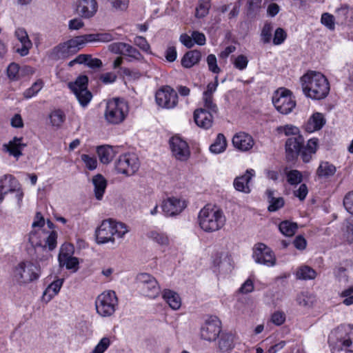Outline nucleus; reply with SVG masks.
<instances>
[{"instance_id": "nucleus-4", "label": "nucleus", "mask_w": 353, "mask_h": 353, "mask_svg": "<svg viewBox=\"0 0 353 353\" xmlns=\"http://www.w3.org/2000/svg\"><path fill=\"white\" fill-rule=\"evenodd\" d=\"M129 232L128 225L112 219L103 220L95 232L97 242L104 244L114 243V236L123 238Z\"/></svg>"}, {"instance_id": "nucleus-19", "label": "nucleus", "mask_w": 353, "mask_h": 353, "mask_svg": "<svg viewBox=\"0 0 353 353\" xmlns=\"http://www.w3.org/2000/svg\"><path fill=\"white\" fill-rule=\"evenodd\" d=\"M18 186L19 183L12 175L5 174L1 176L0 178V203L8 193L17 190Z\"/></svg>"}, {"instance_id": "nucleus-8", "label": "nucleus", "mask_w": 353, "mask_h": 353, "mask_svg": "<svg viewBox=\"0 0 353 353\" xmlns=\"http://www.w3.org/2000/svg\"><path fill=\"white\" fill-rule=\"evenodd\" d=\"M88 77L81 75L74 81L68 83V88L74 94L82 107L87 106L92 98V93L88 90Z\"/></svg>"}, {"instance_id": "nucleus-29", "label": "nucleus", "mask_w": 353, "mask_h": 353, "mask_svg": "<svg viewBox=\"0 0 353 353\" xmlns=\"http://www.w3.org/2000/svg\"><path fill=\"white\" fill-rule=\"evenodd\" d=\"M118 148L110 145H101L97 147V152L100 161L103 164L109 163L115 156Z\"/></svg>"}, {"instance_id": "nucleus-1", "label": "nucleus", "mask_w": 353, "mask_h": 353, "mask_svg": "<svg viewBox=\"0 0 353 353\" xmlns=\"http://www.w3.org/2000/svg\"><path fill=\"white\" fill-rule=\"evenodd\" d=\"M303 94L308 98L321 100L330 92V84L326 77L316 71H308L300 79Z\"/></svg>"}, {"instance_id": "nucleus-39", "label": "nucleus", "mask_w": 353, "mask_h": 353, "mask_svg": "<svg viewBox=\"0 0 353 353\" xmlns=\"http://www.w3.org/2000/svg\"><path fill=\"white\" fill-rule=\"evenodd\" d=\"M227 147V141L225 136L219 133L214 143L210 146V150L214 154H220L223 152Z\"/></svg>"}, {"instance_id": "nucleus-2", "label": "nucleus", "mask_w": 353, "mask_h": 353, "mask_svg": "<svg viewBox=\"0 0 353 353\" xmlns=\"http://www.w3.org/2000/svg\"><path fill=\"white\" fill-rule=\"evenodd\" d=\"M332 353H353V325H341L329 336Z\"/></svg>"}, {"instance_id": "nucleus-35", "label": "nucleus", "mask_w": 353, "mask_h": 353, "mask_svg": "<svg viewBox=\"0 0 353 353\" xmlns=\"http://www.w3.org/2000/svg\"><path fill=\"white\" fill-rule=\"evenodd\" d=\"M63 281V279H58L50 283L43 293V299H46V301L51 300L52 297L59 293Z\"/></svg>"}, {"instance_id": "nucleus-38", "label": "nucleus", "mask_w": 353, "mask_h": 353, "mask_svg": "<svg viewBox=\"0 0 353 353\" xmlns=\"http://www.w3.org/2000/svg\"><path fill=\"white\" fill-rule=\"evenodd\" d=\"M336 172V167L327 161H323L320 163L316 174L321 178H328L333 176Z\"/></svg>"}, {"instance_id": "nucleus-3", "label": "nucleus", "mask_w": 353, "mask_h": 353, "mask_svg": "<svg viewBox=\"0 0 353 353\" xmlns=\"http://www.w3.org/2000/svg\"><path fill=\"white\" fill-rule=\"evenodd\" d=\"M199 224L206 232H213L221 229L226 221L222 210L215 205H206L198 215Z\"/></svg>"}, {"instance_id": "nucleus-40", "label": "nucleus", "mask_w": 353, "mask_h": 353, "mask_svg": "<svg viewBox=\"0 0 353 353\" xmlns=\"http://www.w3.org/2000/svg\"><path fill=\"white\" fill-rule=\"evenodd\" d=\"M279 231L286 236H292L298 229L297 223L290 221H283L279 225Z\"/></svg>"}, {"instance_id": "nucleus-48", "label": "nucleus", "mask_w": 353, "mask_h": 353, "mask_svg": "<svg viewBox=\"0 0 353 353\" xmlns=\"http://www.w3.org/2000/svg\"><path fill=\"white\" fill-rule=\"evenodd\" d=\"M82 39L80 36L75 37L74 38L68 40L65 42L68 48L70 50V52L74 54L77 52L80 49H81L83 46L82 43Z\"/></svg>"}, {"instance_id": "nucleus-37", "label": "nucleus", "mask_w": 353, "mask_h": 353, "mask_svg": "<svg viewBox=\"0 0 353 353\" xmlns=\"http://www.w3.org/2000/svg\"><path fill=\"white\" fill-rule=\"evenodd\" d=\"M296 277L300 280H312L316 276V272L308 265L299 267L296 272Z\"/></svg>"}, {"instance_id": "nucleus-22", "label": "nucleus", "mask_w": 353, "mask_h": 353, "mask_svg": "<svg viewBox=\"0 0 353 353\" xmlns=\"http://www.w3.org/2000/svg\"><path fill=\"white\" fill-rule=\"evenodd\" d=\"M254 143L252 136L245 132L236 133L232 138V144L234 148L243 152L252 148Z\"/></svg>"}, {"instance_id": "nucleus-33", "label": "nucleus", "mask_w": 353, "mask_h": 353, "mask_svg": "<svg viewBox=\"0 0 353 353\" xmlns=\"http://www.w3.org/2000/svg\"><path fill=\"white\" fill-rule=\"evenodd\" d=\"M201 54L199 50H191L186 52L181 59V65L190 68L196 64L201 59Z\"/></svg>"}, {"instance_id": "nucleus-43", "label": "nucleus", "mask_w": 353, "mask_h": 353, "mask_svg": "<svg viewBox=\"0 0 353 353\" xmlns=\"http://www.w3.org/2000/svg\"><path fill=\"white\" fill-rule=\"evenodd\" d=\"M287 181L292 185H297L302 181L303 176L301 172L296 170H285Z\"/></svg>"}, {"instance_id": "nucleus-45", "label": "nucleus", "mask_w": 353, "mask_h": 353, "mask_svg": "<svg viewBox=\"0 0 353 353\" xmlns=\"http://www.w3.org/2000/svg\"><path fill=\"white\" fill-rule=\"evenodd\" d=\"M350 12L349 7L347 5L342 6L336 9V23L339 24H344L346 23Z\"/></svg>"}, {"instance_id": "nucleus-13", "label": "nucleus", "mask_w": 353, "mask_h": 353, "mask_svg": "<svg viewBox=\"0 0 353 353\" xmlns=\"http://www.w3.org/2000/svg\"><path fill=\"white\" fill-rule=\"evenodd\" d=\"M170 148L172 156L179 161H186L190 157L188 143L179 136L172 137L170 141Z\"/></svg>"}, {"instance_id": "nucleus-49", "label": "nucleus", "mask_w": 353, "mask_h": 353, "mask_svg": "<svg viewBox=\"0 0 353 353\" xmlns=\"http://www.w3.org/2000/svg\"><path fill=\"white\" fill-rule=\"evenodd\" d=\"M273 26L270 23H265L261 30V37L264 43L270 42L272 37Z\"/></svg>"}, {"instance_id": "nucleus-55", "label": "nucleus", "mask_w": 353, "mask_h": 353, "mask_svg": "<svg viewBox=\"0 0 353 353\" xmlns=\"http://www.w3.org/2000/svg\"><path fill=\"white\" fill-rule=\"evenodd\" d=\"M28 242L31 246L34 248L42 247V243L40 240L39 233L38 231L33 230L29 233Z\"/></svg>"}, {"instance_id": "nucleus-7", "label": "nucleus", "mask_w": 353, "mask_h": 353, "mask_svg": "<svg viewBox=\"0 0 353 353\" xmlns=\"http://www.w3.org/2000/svg\"><path fill=\"white\" fill-rule=\"evenodd\" d=\"M118 305V299L112 290L105 291L95 300V307L99 315L109 317L114 314Z\"/></svg>"}, {"instance_id": "nucleus-63", "label": "nucleus", "mask_w": 353, "mask_h": 353, "mask_svg": "<svg viewBox=\"0 0 353 353\" xmlns=\"http://www.w3.org/2000/svg\"><path fill=\"white\" fill-rule=\"evenodd\" d=\"M343 205L349 213L353 214V191L345 194L343 199Z\"/></svg>"}, {"instance_id": "nucleus-59", "label": "nucleus", "mask_w": 353, "mask_h": 353, "mask_svg": "<svg viewBox=\"0 0 353 353\" xmlns=\"http://www.w3.org/2000/svg\"><path fill=\"white\" fill-rule=\"evenodd\" d=\"M86 61L83 64L86 65L90 68L95 69L99 68L102 66V61L97 58H93L90 54H83Z\"/></svg>"}, {"instance_id": "nucleus-10", "label": "nucleus", "mask_w": 353, "mask_h": 353, "mask_svg": "<svg viewBox=\"0 0 353 353\" xmlns=\"http://www.w3.org/2000/svg\"><path fill=\"white\" fill-rule=\"evenodd\" d=\"M137 281L142 294L151 299L157 298L161 292V287L157 280L148 273H140Z\"/></svg>"}, {"instance_id": "nucleus-18", "label": "nucleus", "mask_w": 353, "mask_h": 353, "mask_svg": "<svg viewBox=\"0 0 353 353\" xmlns=\"http://www.w3.org/2000/svg\"><path fill=\"white\" fill-rule=\"evenodd\" d=\"M304 143L303 136L290 137L285 142V152L289 161L294 159L301 152Z\"/></svg>"}, {"instance_id": "nucleus-23", "label": "nucleus", "mask_w": 353, "mask_h": 353, "mask_svg": "<svg viewBox=\"0 0 353 353\" xmlns=\"http://www.w3.org/2000/svg\"><path fill=\"white\" fill-rule=\"evenodd\" d=\"M254 175L255 171L253 169L247 170L243 175L235 178L233 183L234 188L239 192L250 193L251 190L249 183Z\"/></svg>"}, {"instance_id": "nucleus-44", "label": "nucleus", "mask_w": 353, "mask_h": 353, "mask_svg": "<svg viewBox=\"0 0 353 353\" xmlns=\"http://www.w3.org/2000/svg\"><path fill=\"white\" fill-rule=\"evenodd\" d=\"M50 119L53 126L59 127L64 122L65 114L61 110H55L50 114Z\"/></svg>"}, {"instance_id": "nucleus-36", "label": "nucleus", "mask_w": 353, "mask_h": 353, "mask_svg": "<svg viewBox=\"0 0 353 353\" xmlns=\"http://www.w3.org/2000/svg\"><path fill=\"white\" fill-rule=\"evenodd\" d=\"M72 54H73L65 42L54 47L51 52L50 57L53 59L58 60L67 58Z\"/></svg>"}, {"instance_id": "nucleus-20", "label": "nucleus", "mask_w": 353, "mask_h": 353, "mask_svg": "<svg viewBox=\"0 0 353 353\" xmlns=\"http://www.w3.org/2000/svg\"><path fill=\"white\" fill-rule=\"evenodd\" d=\"M213 112L206 109L197 108L194 111L193 117L195 123L201 128L208 130L212 126Z\"/></svg>"}, {"instance_id": "nucleus-62", "label": "nucleus", "mask_w": 353, "mask_h": 353, "mask_svg": "<svg viewBox=\"0 0 353 353\" xmlns=\"http://www.w3.org/2000/svg\"><path fill=\"white\" fill-rule=\"evenodd\" d=\"M125 43L123 42H115L108 46V50L114 54L123 55L125 52Z\"/></svg>"}, {"instance_id": "nucleus-16", "label": "nucleus", "mask_w": 353, "mask_h": 353, "mask_svg": "<svg viewBox=\"0 0 353 353\" xmlns=\"http://www.w3.org/2000/svg\"><path fill=\"white\" fill-rule=\"evenodd\" d=\"M161 208L165 216H174L186 208V203L185 200L172 196L163 201Z\"/></svg>"}, {"instance_id": "nucleus-52", "label": "nucleus", "mask_w": 353, "mask_h": 353, "mask_svg": "<svg viewBox=\"0 0 353 353\" xmlns=\"http://www.w3.org/2000/svg\"><path fill=\"white\" fill-rule=\"evenodd\" d=\"M133 43L141 50L147 53H151L150 46L145 38L141 36H137L134 38Z\"/></svg>"}, {"instance_id": "nucleus-42", "label": "nucleus", "mask_w": 353, "mask_h": 353, "mask_svg": "<svg viewBox=\"0 0 353 353\" xmlns=\"http://www.w3.org/2000/svg\"><path fill=\"white\" fill-rule=\"evenodd\" d=\"M43 87V81L41 79L37 80L30 88L26 90L23 97L26 99H30L35 96Z\"/></svg>"}, {"instance_id": "nucleus-54", "label": "nucleus", "mask_w": 353, "mask_h": 353, "mask_svg": "<svg viewBox=\"0 0 353 353\" xmlns=\"http://www.w3.org/2000/svg\"><path fill=\"white\" fill-rule=\"evenodd\" d=\"M334 275L340 283H347L349 281L347 270L344 267H338L334 270Z\"/></svg>"}, {"instance_id": "nucleus-61", "label": "nucleus", "mask_w": 353, "mask_h": 353, "mask_svg": "<svg viewBox=\"0 0 353 353\" xmlns=\"http://www.w3.org/2000/svg\"><path fill=\"white\" fill-rule=\"evenodd\" d=\"M81 159L88 170H93L97 168V161L95 157L83 154L81 156Z\"/></svg>"}, {"instance_id": "nucleus-57", "label": "nucleus", "mask_w": 353, "mask_h": 353, "mask_svg": "<svg viewBox=\"0 0 353 353\" xmlns=\"http://www.w3.org/2000/svg\"><path fill=\"white\" fill-rule=\"evenodd\" d=\"M207 63L210 71L214 74H218L221 72L220 68L217 65L216 57L214 54H209L207 57Z\"/></svg>"}, {"instance_id": "nucleus-25", "label": "nucleus", "mask_w": 353, "mask_h": 353, "mask_svg": "<svg viewBox=\"0 0 353 353\" xmlns=\"http://www.w3.org/2000/svg\"><path fill=\"white\" fill-rule=\"evenodd\" d=\"M326 119L320 112L314 113L303 125L305 130L309 133L321 130L325 124Z\"/></svg>"}, {"instance_id": "nucleus-28", "label": "nucleus", "mask_w": 353, "mask_h": 353, "mask_svg": "<svg viewBox=\"0 0 353 353\" xmlns=\"http://www.w3.org/2000/svg\"><path fill=\"white\" fill-rule=\"evenodd\" d=\"M162 298L172 310H177L181 307V298L174 291L169 289L163 290L162 292Z\"/></svg>"}, {"instance_id": "nucleus-15", "label": "nucleus", "mask_w": 353, "mask_h": 353, "mask_svg": "<svg viewBox=\"0 0 353 353\" xmlns=\"http://www.w3.org/2000/svg\"><path fill=\"white\" fill-rule=\"evenodd\" d=\"M253 257L254 261L267 266H273L276 263V258L270 248L263 243H258L254 248Z\"/></svg>"}, {"instance_id": "nucleus-11", "label": "nucleus", "mask_w": 353, "mask_h": 353, "mask_svg": "<svg viewBox=\"0 0 353 353\" xmlns=\"http://www.w3.org/2000/svg\"><path fill=\"white\" fill-rule=\"evenodd\" d=\"M139 159L134 153L121 155L115 162L117 171L127 176L134 174L139 170Z\"/></svg>"}, {"instance_id": "nucleus-50", "label": "nucleus", "mask_w": 353, "mask_h": 353, "mask_svg": "<svg viewBox=\"0 0 353 353\" xmlns=\"http://www.w3.org/2000/svg\"><path fill=\"white\" fill-rule=\"evenodd\" d=\"M111 344L109 337H103L92 350V353H104Z\"/></svg>"}, {"instance_id": "nucleus-12", "label": "nucleus", "mask_w": 353, "mask_h": 353, "mask_svg": "<svg viewBox=\"0 0 353 353\" xmlns=\"http://www.w3.org/2000/svg\"><path fill=\"white\" fill-rule=\"evenodd\" d=\"M155 99L159 106L170 109L177 105L178 95L170 86H165L157 91Z\"/></svg>"}, {"instance_id": "nucleus-53", "label": "nucleus", "mask_w": 353, "mask_h": 353, "mask_svg": "<svg viewBox=\"0 0 353 353\" xmlns=\"http://www.w3.org/2000/svg\"><path fill=\"white\" fill-rule=\"evenodd\" d=\"M340 296L344 298L343 303L345 305H351L353 304V285L350 286L347 289L343 290L340 293Z\"/></svg>"}, {"instance_id": "nucleus-41", "label": "nucleus", "mask_w": 353, "mask_h": 353, "mask_svg": "<svg viewBox=\"0 0 353 353\" xmlns=\"http://www.w3.org/2000/svg\"><path fill=\"white\" fill-rule=\"evenodd\" d=\"M211 8V0H199L195 17L201 19L207 16Z\"/></svg>"}, {"instance_id": "nucleus-51", "label": "nucleus", "mask_w": 353, "mask_h": 353, "mask_svg": "<svg viewBox=\"0 0 353 353\" xmlns=\"http://www.w3.org/2000/svg\"><path fill=\"white\" fill-rule=\"evenodd\" d=\"M335 19L334 17L328 13H323L321 18V22L330 30H334L335 29Z\"/></svg>"}, {"instance_id": "nucleus-47", "label": "nucleus", "mask_w": 353, "mask_h": 353, "mask_svg": "<svg viewBox=\"0 0 353 353\" xmlns=\"http://www.w3.org/2000/svg\"><path fill=\"white\" fill-rule=\"evenodd\" d=\"M147 236L160 245H167L168 243V236L162 232L152 230L147 234Z\"/></svg>"}, {"instance_id": "nucleus-5", "label": "nucleus", "mask_w": 353, "mask_h": 353, "mask_svg": "<svg viewBox=\"0 0 353 353\" xmlns=\"http://www.w3.org/2000/svg\"><path fill=\"white\" fill-rule=\"evenodd\" d=\"M40 274V267L29 261L20 262L14 270V278L20 285L28 284L37 280Z\"/></svg>"}, {"instance_id": "nucleus-6", "label": "nucleus", "mask_w": 353, "mask_h": 353, "mask_svg": "<svg viewBox=\"0 0 353 353\" xmlns=\"http://www.w3.org/2000/svg\"><path fill=\"white\" fill-rule=\"evenodd\" d=\"M128 113V105L123 99H113L107 102L105 119L109 123L119 124Z\"/></svg>"}, {"instance_id": "nucleus-9", "label": "nucleus", "mask_w": 353, "mask_h": 353, "mask_svg": "<svg viewBox=\"0 0 353 353\" xmlns=\"http://www.w3.org/2000/svg\"><path fill=\"white\" fill-rule=\"evenodd\" d=\"M272 103L275 108L283 114L290 113L296 106V101L290 90L283 88L274 92Z\"/></svg>"}, {"instance_id": "nucleus-17", "label": "nucleus", "mask_w": 353, "mask_h": 353, "mask_svg": "<svg viewBox=\"0 0 353 353\" xmlns=\"http://www.w3.org/2000/svg\"><path fill=\"white\" fill-rule=\"evenodd\" d=\"M219 85L218 77H214V81L210 82L208 84L206 90L203 93V109L208 111L216 114L218 112V107L213 101V94L216 90Z\"/></svg>"}, {"instance_id": "nucleus-30", "label": "nucleus", "mask_w": 353, "mask_h": 353, "mask_svg": "<svg viewBox=\"0 0 353 353\" xmlns=\"http://www.w3.org/2000/svg\"><path fill=\"white\" fill-rule=\"evenodd\" d=\"M92 183L94 187V196L97 200L101 201L107 187V181L103 175L97 174L93 176Z\"/></svg>"}, {"instance_id": "nucleus-31", "label": "nucleus", "mask_w": 353, "mask_h": 353, "mask_svg": "<svg viewBox=\"0 0 353 353\" xmlns=\"http://www.w3.org/2000/svg\"><path fill=\"white\" fill-rule=\"evenodd\" d=\"M318 147V139H310L304 147L303 145L301 152H299L302 160L305 163H308L312 157V155L316 153Z\"/></svg>"}, {"instance_id": "nucleus-56", "label": "nucleus", "mask_w": 353, "mask_h": 353, "mask_svg": "<svg viewBox=\"0 0 353 353\" xmlns=\"http://www.w3.org/2000/svg\"><path fill=\"white\" fill-rule=\"evenodd\" d=\"M57 233L55 231H52L46 240L45 245H42L41 248L46 250L48 246L49 250H54L57 246Z\"/></svg>"}, {"instance_id": "nucleus-58", "label": "nucleus", "mask_w": 353, "mask_h": 353, "mask_svg": "<svg viewBox=\"0 0 353 353\" xmlns=\"http://www.w3.org/2000/svg\"><path fill=\"white\" fill-rule=\"evenodd\" d=\"M248 57L243 54L238 55L233 61L234 66L239 70L245 69L248 66Z\"/></svg>"}, {"instance_id": "nucleus-24", "label": "nucleus", "mask_w": 353, "mask_h": 353, "mask_svg": "<svg viewBox=\"0 0 353 353\" xmlns=\"http://www.w3.org/2000/svg\"><path fill=\"white\" fill-rule=\"evenodd\" d=\"M14 36L20 41L22 46L21 48H18L17 50V52L21 57L26 56L32 46V43L30 40L27 32L23 28H18L14 32Z\"/></svg>"}, {"instance_id": "nucleus-26", "label": "nucleus", "mask_w": 353, "mask_h": 353, "mask_svg": "<svg viewBox=\"0 0 353 353\" xmlns=\"http://www.w3.org/2000/svg\"><path fill=\"white\" fill-rule=\"evenodd\" d=\"M23 138L14 137L8 144H4L3 147L9 154L17 159L22 155L21 151L27 145L23 142Z\"/></svg>"}, {"instance_id": "nucleus-27", "label": "nucleus", "mask_w": 353, "mask_h": 353, "mask_svg": "<svg viewBox=\"0 0 353 353\" xmlns=\"http://www.w3.org/2000/svg\"><path fill=\"white\" fill-rule=\"evenodd\" d=\"M34 70L30 66H24L20 68L16 63H11L7 68V74L12 81H17L23 74H33Z\"/></svg>"}, {"instance_id": "nucleus-21", "label": "nucleus", "mask_w": 353, "mask_h": 353, "mask_svg": "<svg viewBox=\"0 0 353 353\" xmlns=\"http://www.w3.org/2000/svg\"><path fill=\"white\" fill-rule=\"evenodd\" d=\"M98 8L96 0H79L76 11L79 15L89 19L94 15Z\"/></svg>"}, {"instance_id": "nucleus-14", "label": "nucleus", "mask_w": 353, "mask_h": 353, "mask_svg": "<svg viewBox=\"0 0 353 353\" xmlns=\"http://www.w3.org/2000/svg\"><path fill=\"white\" fill-rule=\"evenodd\" d=\"M221 321L216 316H210L201 328V338L208 341H214L221 332Z\"/></svg>"}, {"instance_id": "nucleus-60", "label": "nucleus", "mask_w": 353, "mask_h": 353, "mask_svg": "<svg viewBox=\"0 0 353 353\" xmlns=\"http://www.w3.org/2000/svg\"><path fill=\"white\" fill-rule=\"evenodd\" d=\"M286 37V32L283 28H278L274 32V37L272 39L273 43L274 45H280L284 42Z\"/></svg>"}, {"instance_id": "nucleus-32", "label": "nucleus", "mask_w": 353, "mask_h": 353, "mask_svg": "<svg viewBox=\"0 0 353 353\" xmlns=\"http://www.w3.org/2000/svg\"><path fill=\"white\" fill-rule=\"evenodd\" d=\"M60 266H65L66 269L75 272L78 270L79 261L77 257L72 256L70 253L60 252L59 255Z\"/></svg>"}, {"instance_id": "nucleus-46", "label": "nucleus", "mask_w": 353, "mask_h": 353, "mask_svg": "<svg viewBox=\"0 0 353 353\" xmlns=\"http://www.w3.org/2000/svg\"><path fill=\"white\" fill-rule=\"evenodd\" d=\"M123 56H127L133 60L141 61L143 59L141 52L132 46L125 43V52Z\"/></svg>"}, {"instance_id": "nucleus-34", "label": "nucleus", "mask_w": 353, "mask_h": 353, "mask_svg": "<svg viewBox=\"0 0 353 353\" xmlns=\"http://www.w3.org/2000/svg\"><path fill=\"white\" fill-rule=\"evenodd\" d=\"M269 206L268 208L270 212H276L284 205V199L283 197H274V191L267 190L265 192Z\"/></svg>"}, {"instance_id": "nucleus-64", "label": "nucleus", "mask_w": 353, "mask_h": 353, "mask_svg": "<svg viewBox=\"0 0 353 353\" xmlns=\"http://www.w3.org/2000/svg\"><path fill=\"white\" fill-rule=\"evenodd\" d=\"M285 321V314L283 312L276 311L271 316V321L276 325H282Z\"/></svg>"}]
</instances>
